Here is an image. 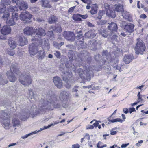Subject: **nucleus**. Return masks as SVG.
<instances>
[{
  "label": "nucleus",
  "mask_w": 148,
  "mask_h": 148,
  "mask_svg": "<svg viewBox=\"0 0 148 148\" xmlns=\"http://www.w3.org/2000/svg\"><path fill=\"white\" fill-rule=\"evenodd\" d=\"M59 102L58 97L52 90H50L46 94L43 95L39 102V109L33 110L32 107L30 110L27 109L23 110L17 116L16 114V117L25 121L30 116L33 118L38 114L40 113L39 110L42 112L45 109L52 110L54 108H60L61 106Z\"/></svg>",
  "instance_id": "f257e3e1"
},
{
  "label": "nucleus",
  "mask_w": 148,
  "mask_h": 148,
  "mask_svg": "<svg viewBox=\"0 0 148 148\" xmlns=\"http://www.w3.org/2000/svg\"><path fill=\"white\" fill-rule=\"evenodd\" d=\"M79 58L80 61L79 64L77 65H74V63L75 61L74 60H69L67 61L65 64L66 67L64 68L62 70L60 69L62 73L63 71L65 72L71 71L75 72L76 69V66H82L84 69V71L81 68L77 70V72L78 73L80 78L82 79L86 80L89 81L91 78L93 76V72L95 71H98V68L97 66H93V67L89 66L88 64H90V61L92 59L91 57H90L89 54L87 51H83L82 52Z\"/></svg>",
  "instance_id": "f03ea898"
},
{
  "label": "nucleus",
  "mask_w": 148,
  "mask_h": 148,
  "mask_svg": "<svg viewBox=\"0 0 148 148\" xmlns=\"http://www.w3.org/2000/svg\"><path fill=\"white\" fill-rule=\"evenodd\" d=\"M50 47L48 40L43 38L41 41V45L35 42L32 43L29 46V53L30 56L37 54V58L39 60H42L45 56V51H48Z\"/></svg>",
  "instance_id": "7ed1b4c3"
},
{
  "label": "nucleus",
  "mask_w": 148,
  "mask_h": 148,
  "mask_svg": "<svg viewBox=\"0 0 148 148\" xmlns=\"http://www.w3.org/2000/svg\"><path fill=\"white\" fill-rule=\"evenodd\" d=\"M10 71H8L7 73V76L10 81L12 82H14L16 78L13 73H15L17 75L19 73L18 64L16 63L12 64L10 67Z\"/></svg>",
  "instance_id": "20e7f679"
},
{
  "label": "nucleus",
  "mask_w": 148,
  "mask_h": 148,
  "mask_svg": "<svg viewBox=\"0 0 148 148\" xmlns=\"http://www.w3.org/2000/svg\"><path fill=\"white\" fill-rule=\"evenodd\" d=\"M19 82L23 85L25 86H28L32 83L31 79L29 73L24 71L19 76Z\"/></svg>",
  "instance_id": "39448f33"
},
{
  "label": "nucleus",
  "mask_w": 148,
  "mask_h": 148,
  "mask_svg": "<svg viewBox=\"0 0 148 148\" xmlns=\"http://www.w3.org/2000/svg\"><path fill=\"white\" fill-rule=\"evenodd\" d=\"M0 118L3 120L2 122L3 126L6 129H8L10 125V119L6 110H2L0 112Z\"/></svg>",
  "instance_id": "423d86ee"
},
{
  "label": "nucleus",
  "mask_w": 148,
  "mask_h": 148,
  "mask_svg": "<svg viewBox=\"0 0 148 148\" xmlns=\"http://www.w3.org/2000/svg\"><path fill=\"white\" fill-rule=\"evenodd\" d=\"M69 95L68 91L63 90L60 92L59 98L62 101L63 107L64 108H67L68 106V101Z\"/></svg>",
  "instance_id": "0eeeda50"
},
{
  "label": "nucleus",
  "mask_w": 148,
  "mask_h": 148,
  "mask_svg": "<svg viewBox=\"0 0 148 148\" xmlns=\"http://www.w3.org/2000/svg\"><path fill=\"white\" fill-rule=\"evenodd\" d=\"M137 42L134 48L136 53L137 54H143L146 48L145 45L143 41L140 38L137 39Z\"/></svg>",
  "instance_id": "6e6552de"
},
{
  "label": "nucleus",
  "mask_w": 148,
  "mask_h": 148,
  "mask_svg": "<svg viewBox=\"0 0 148 148\" xmlns=\"http://www.w3.org/2000/svg\"><path fill=\"white\" fill-rule=\"evenodd\" d=\"M62 77L64 81L66 82V87L68 88L69 89L71 86V83L69 82L70 78L72 76V74L71 71H68L66 72L63 71L62 73Z\"/></svg>",
  "instance_id": "1a4fd4ad"
},
{
  "label": "nucleus",
  "mask_w": 148,
  "mask_h": 148,
  "mask_svg": "<svg viewBox=\"0 0 148 148\" xmlns=\"http://www.w3.org/2000/svg\"><path fill=\"white\" fill-rule=\"evenodd\" d=\"M36 34L32 40H34L38 41L41 39V37L44 36L46 33L45 31L42 28L37 29L35 31Z\"/></svg>",
  "instance_id": "9d476101"
},
{
  "label": "nucleus",
  "mask_w": 148,
  "mask_h": 148,
  "mask_svg": "<svg viewBox=\"0 0 148 148\" xmlns=\"http://www.w3.org/2000/svg\"><path fill=\"white\" fill-rule=\"evenodd\" d=\"M32 15L28 11L22 12L19 15L20 19L24 23H26L32 18Z\"/></svg>",
  "instance_id": "9b49d317"
},
{
  "label": "nucleus",
  "mask_w": 148,
  "mask_h": 148,
  "mask_svg": "<svg viewBox=\"0 0 148 148\" xmlns=\"http://www.w3.org/2000/svg\"><path fill=\"white\" fill-rule=\"evenodd\" d=\"M63 35L64 38L68 41H73L75 39L74 34L72 32L65 31Z\"/></svg>",
  "instance_id": "f8f14e48"
},
{
  "label": "nucleus",
  "mask_w": 148,
  "mask_h": 148,
  "mask_svg": "<svg viewBox=\"0 0 148 148\" xmlns=\"http://www.w3.org/2000/svg\"><path fill=\"white\" fill-rule=\"evenodd\" d=\"M109 25L108 26L107 28L109 30L112 35L114 33V32H116L118 29L117 24L115 23L112 22L108 24Z\"/></svg>",
  "instance_id": "ddd939ff"
},
{
  "label": "nucleus",
  "mask_w": 148,
  "mask_h": 148,
  "mask_svg": "<svg viewBox=\"0 0 148 148\" xmlns=\"http://www.w3.org/2000/svg\"><path fill=\"white\" fill-rule=\"evenodd\" d=\"M53 82L55 85L59 89L62 88L63 83L61 79L59 77L56 76L54 77L53 79Z\"/></svg>",
  "instance_id": "4468645a"
},
{
  "label": "nucleus",
  "mask_w": 148,
  "mask_h": 148,
  "mask_svg": "<svg viewBox=\"0 0 148 148\" xmlns=\"http://www.w3.org/2000/svg\"><path fill=\"white\" fill-rule=\"evenodd\" d=\"M77 33L78 34L77 36L76 37L77 40L76 42L77 43V44L82 45L84 40V37L82 34V31L81 30H80L77 32Z\"/></svg>",
  "instance_id": "2eb2a0df"
},
{
  "label": "nucleus",
  "mask_w": 148,
  "mask_h": 148,
  "mask_svg": "<svg viewBox=\"0 0 148 148\" xmlns=\"http://www.w3.org/2000/svg\"><path fill=\"white\" fill-rule=\"evenodd\" d=\"M97 43L96 41L94 40L89 42L87 44L89 49L94 51L97 49Z\"/></svg>",
  "instance_id": "dca6fc26"
},
{
  "label": "nucleus",
  "mask_w": 148,
  "mask_h": 148,
  "mask_svg": "<svg viewBox=\"0 0 148 148\" xmlns=\"http://www.w3.org/2000/svg\"><path fill=\"white\" fill-rule=\"evenodd\" d=\"M134 25L131 23H127L125 27L123 30L124 31H127L129 34H130L134 31Z\"/></svg>",
  "instance_id": "f3484780"
},
{
  "label": "nucleus",
  "mask_w": 148,
  "mask_h": 148,
  "mask_svg": "<svg viewBox=\"0 0 148 148\" xmlns=\"http://www.w3.org/2000/svg\"><path fill=\"white\" fill-rule=\"evenodd\" d=\"M98 32L104 38H107L108 36H110L112 35L109 31L104 29H99L98 30Z\"/></svg>",
  "instance_id": "a211bd4d"
},
{
  "label": "nucleus",
  "mask_w": 148,
  "mask_h": 148,
  "mask_svg": "<svg viewBox=\"0 0 148 148\" xmlns=\"http://www.w3.org/2000/svg\"><path fill=\"white\" fill-rule=\"evenodd\" d=\"M17 6H18L20 10H24L28 8L27 4L26 2L23 1H19V3Z\"/></svg>",
  "instance_id": "6ab92c4d"
},
{
  "label": "nucleus",
  "mask_w": 148,
  "mask_h": 148,
  "mask_svg": "<svg viewBox=\"0 0 148 148\" xmlns=\"http://www.w3.org/2000/svg\"><path fill=\"white\" fill-rule=\"evenodd\" d=\"M11 32V28L9 26H4L1 29V34L4 35L10 34Z\"/></svg>",
  "instance_id": "aec40b11"
},
{
  "label": "nucleus",
  "mask_w": 148,
  "mask_h": 148,
  "mask_svg": "<svg viewBox=\"0 0 148 148\" xmlns=\"http://www.w3.org/2000/svg\"><path fill=\"white\" fill-rule=\"evenodd\" d=\"M25 34L28 35H32L34 31V29L32 27H27L23 30Z\"/></svg>",
  "instance_id": "412c9836"
},
{
  "label": "nucleus",
  "mask_w": 148,
  "mask_h": 148,
  "mask_svg": "<svg viewBox=\"0 0 148 148\" xmlns=\"http://www.w3.org/2000/svg\"><path fill=\"white\" fill-rule=\"evenodd\" d=\"M133 58L134 57L132 55H125L123 60L125 64H129L132 61Z\"/></svg>",
  "instance_id": "4be33fe9"
},
{
  "label": "nucleus",
  "mask_w": 148,
  "mask_h": 148,
  "mask_svg": "<svg viewBox=\"0 0 148 148\" xmlns=\"http://www.w3.org/2000/svg\"><path fill=\"white\" fill-rule=\"evenodd\" d=\"M29 98L31 99L33 98L36 100H37L38 99V96L37 95L36 93L35 92H33L32 91V89H30L29 90Z\"/></svg>",
  "instance_id": "5701e85b"
},
{
  "label": "nucleus",
  "mask_w": 148,
  "mask_h": 148,
  "mask_svg": "<svg viewBox=\"0 0 148 148\" xmlns=\"http://www.w3.org/2000/svg\"><path fill=\"white\" fill-rule=\"evenodd\" d=\"M97 33L93 32L92 30H89L85 33V37L86 38H93L96 35Z\"/></svg>",
  "instance_id": "b1692460"
},
{
  "label": "nucleus",
  "mask_w": 148,
  "mask_h": 148,
  "mask_svg": "<svg viewBox=\"0 0 148 148\" xmlns=\"http://www.w3.org/2000/svg\"><path fill=\"white\" fill-rule=\"evenodd\" d=\"M27 40L25 37H20L18 40V44L19 45L23 46L27 44Z\"/></svg>",
  "instance_id": "393cba45"
},
{
  "label": "nucleus",
  "mask_w": 148,
  "mask_h": 148,
  "mask_svg": "<svg viewBox=\"0 0 148 148\" xmlns=\"http://www.w3.org/2000/svg\"><path fill=\"white\" fill-rule=\"evenodd\" d=\"M40 4L42 7L50 8L51 5L49 4V1L47 0H42L40 1Z\"/></svg>",
  "instance_id": "a878e982"
},
{
  "label": "nucleus",
  "mask_w": 148,
  "mask_h": 148,
  "mask_svg": "<svg viewBox=\"0 0 148 148\" xmlns=\"http://www.w3.org/2000/svg\"><path fill=\"white\" fill-rule=\"evenodd\" d=\"M8 42L9 45L11 49H14L16 47V42L12 38H10L8 40Z\"/></svg>",
  "instance_id": "bb28decb"
},
{
  "label": "nucleus",
  "mask_w": 148,
  "mask_h": 148,
  "mask_svg": "<svg viewBox=\"0 0 148 148\" xmlns=\"http://www.w3.org/2000/svg\"><path fill=\"white\" fill-rule=\"evenodd\" d=\"M110 5L108 4H106L105 5V8L107 10L106 14H108L110 16L113 15V16L115 17L116 16L115 14H114L112 11L110 10Z\"/></svg>",
  "instance_id": "cd10ccee"
},
{
  "label": "nucleus",
  "mask_w": 148,
  "mask_h": 148,
  "mask_svg": "<svg viewBox=\"0 0 148 148\" xmlns=\"http://www.w3.org/2000/svg\"><path fill=\"white\" fill-rule=\"evenodd\" d=\"M102 55L103 58H105L107 60L110 58V55L106 50H103L102 52Z\"/></svg>",
  "instance_id": "c85d7f7f"
},
{
  "label": "nucleus",
  "mask_w": 148,
  "mask_h": 148,
  "mask_svg": "<svg viewBox=\"0 0 148 148\" xmlns=\"http://www.w3.org/2000/svg\"><path fill=\"white\" fill-rule=\"evenodd\" d=\"M122 15L123 17L125 19H127L128 21H131V15L129 12L124 11L122 14Z\"/></svg>",
  "instance_id": "c756f323"
},
{
  "label": "nucleus",
  "mask_w": 148,
  "mask_h": 148,
  "mask_svg": "<svg viewBox=\"0 0 148 148\" xmlns=\"http://www.w3.org/2000/svg\"><path fill=\"white\" fill-rule=\"evenodd\" d=\"M115 6V11L117 12H123L124 11L123 7L122 5L119 4L117 5H116Z\"/></svg>",
  "instance_id": "7c9ffc66"
},
{
  "label": "nucleus",
  "mask_w": 148,
  "mask_h": 148,
  "mask_svg": "<svg viewBox=\"0 0 148 148\" xmlns=\"http://www.w3.org/2000/svg\"><path fill=\"white\" fill-rule=\"evenodd\" d=\"M104 14L105 12L103 10H100L98 14L95 16V19L96 20L97 19H101Z\"/></svg>",
  "instance_id": "2f4dec72"
},
{
  "label": "nucleus",
  "mask_w": 148,
  "mask_h": 148,
  "mask_svg": "<svg viewBox=\"0 0 148 148\" xmlns=\"http://www.w3.org/2000/svg\"><path fill=\"white\" fill-rule=\"evenodd\" d=\"M11 3V1L10 0H1V5L4 7L10 5Z\"/></svg>",
  "instance_id": "473e14b6"
},
{
  "label": "nucleus",
  "mask_w": 148,
  "mask_h": 148,
  "mask_svg": "<svg viewBox=\"0 0 148 148\" xmlns=\"http://www.w3.org/2000/svg\"><path fill=\"white\" fill-rule=\"evenodd\" d=\"M56 17L54 15H52L49 18L48 22L50 24L54 23L57 21Z\"/></svg>",
  "instance_id": "72a5a7b5"
},
{
  "label": "nucleus",
  "mask_w": 148,
  "mask_h": 148,
  "mask_svg": "<svg viewBox=\"0 0 148 148\" xmlns=\"http://www.w3.org/2000/svg\"><path fill=\"white\" fill-rule=\"evenodd\" d=\"M8 82V81L5 79H4L3 76L0 75V84L3 85L7 84Z\"/></svg>",
  "instance_id": "f704fd0d"
},
{
  "label": "nucleus",
  "mask_w": 148,
  "mask_h": 148,
  "mask_svg": "<svg viewBox=\"0 0 148 148\" xmlns=\"http://www.w3.org/2000/svg\"><path fill=\"white\" fill-rule=\"evenodd\" d=\"M17 7L15 6H12V5L9 6L8 8V10L9 12H15L17 10Z\"/></svg>",
  "instance_id": "c9c22d12"
},
{
  "label": "nucleus",
  "mask_w": 148,
  "mask_h": 148,
  "mask_svg": "<svg viewBox=\"0 0 148 148\" xmlns=\"http://www.w3.org/2000/svg\"><path fill=\"white\" fill-rule=\"evenodd\" d=\"M12 123L14 126H17L19 124V120L18 118H14L12 120Z\"/></svg>",
  "instance_id": "e433bc0d"
},
{
  "label": "nucleus",
  "mask_w": 148,
  "mask_h": 148,
  "mask_svg": "<svg viewBox=\"0 0 148 148\" xmlns=\"http://www.w3.org/2000/svg\"><path fill=\"white\" fill-rule=\"evenodd\" d=\"M6 23L9 26H13L15 24L14 20L12 18L6 21Z\"/></svg>",
  "instance_id": "4c0bfd02"
},
{
  "label": "nucleus",
  "mask_w": 148,
  "mask_h": 148,
  "mask_svg": "<svg viewBox=\"0 0 148 148\" xmlns=\"http://www.w3.org/2000/svg\"><path fill=\"white\" fill-rule=\"evenodd\" d=\"M108 121L109 122H110L112 123H114L117 122H120L121 123L123 121V120L119 118H117L111 120L109 119V118H108Z\"/></svg>",
  "instance_id": "58836bf2"
},
{
  "label": "nucleus",
  "mask_w": 148,
  "mask_h": 148,
  "mask_svg": "<svg viewBox=\"0 0 148 148\" xmlns=\"http://www.w3.org/2000/svg\"><path fill=\"white\" fill-rule=\"evenodd\" d=\"M12 18L14 20H17L19 18L18 14L16 12L12 13Z\"/></svg>",
  "instance_id": "ea45409f"
},
{
  "label": "nucleus",
  "mask_w": 148,
  "mask_h": 148,
  "mask_svg": "<svg viewBox=\"0 0 148 148\" xmlns=\"http://www.w3.org/2000/svg\"><path fill=\"white\" fill-rule=\"evenodd\" d=\"M79 17V14H77L73 15L72 16V18L74 20L79 21L81 20V19Z\"/></svg>",
  "instance_id": "a19ab883"
},
{
  "label": "nucleus",
  "mask_w": 148,
  "mask_h": 148,
  "mask_svg": "<svg viewBox=\"0 0 148 148\" xmlns=\"http://www.w3.org/2000/svg\"><path fill=\"white\" fill-rule=\"evenodd\" d=\"M47 35L49 37L50 40H52L53 38V32L51 31H48L47 32Z\"/></svg>",
  "instance_id": "79ce46f5"
},
{
  "label": "nucleus",
  "mask_w": 148,
  "mask_h": 148,
  "mask_svg": "<svg viewBox=\"0 0 148 148\" xmlns=\"http://www.w3.org/2000/svg\"><path fill=\"white\" fill-rule=\"evenodd\" d=\"M73 54H74L73 52L71 50L70 51L68 52V56L70 59L69 60H73Z\"/></svg>",
  "instance_id": "37998d69"
},
{
  "label": "nucleus",
  "mask_w": 148,
  "mask_h": 148,
  "mask_svg": "<svg viewBox=\"0 0 148 148\" xmlns=\"http://www.w3.org/2000/svg\"><path fill=\"white\" fill-rule=\"evenodd\" d=\"M31 11L34 14H36L39 12V8L37 7L31 8Z\"/></svg>",
  "instance_id": "c03bdc74"
},
{
  "label": "nucleus",
  "mask_w": 148,
  "mask_h": 148,
  "mask_svg": "<svg viewBox=\"0 0 148 148\" xmlns=\"http://www.w3.org/2000/svg\"><path fill=\"white\" fill-rule=\"evenodd\" d=\"M120 27L123 28V30L124 29V28L125 27V26L127 25V23L125 21H121L119 22Z\"/></svg>",
  "instance_id": "a18cd8bd"
},
{
  "label": "nucleus",
  "mask_w": 148,
  "mask_h": 148,
  "mask_svg": "<svg viewBox=\"0 0 148 148\" xmlns=\"http://www.w3.org/2000/svg\"><path fill=\"white\" fill-rule=\"evenodd\" d=\"M53 30L56 32L58 33H60L62 30L61 27L60 26H59L57 27H53Z\"/></svg>",
  "instance_id": "49530a36"
},
{
  "label": "nucleus",
  "mask_w": 148,
  "mask_h": 148,
  "mask_svg": "<svg viewBox=\"0 0 148 148\" xmlns=\"http://www.w3.org/2000/svg\"><path fill=\"white\" fill-rule=\"evenodd\" d=\"M36 133V131L32 132L30 133L29 134H27L25 135L24 136L22 137V138L23 139H25L27 138L28 136L30 135L34 134H35Z\"/></svg>",
  "instance_id": "de8ad7c7"
},
{
  "label": "nucleus",
  "mask_w": 148,
  "mask_h": 148,
  "mask_svg": "<svg viewBox=\"0 0 148 148\" xmlns=\"http://www.w3.org/2000/svg\"><path fill=\"white\" fill-rule=\"evenodd\" d=\"M97 12V9L96 8L92 7L90 11V12L92 14H96Z\"/></svg>",
  "instance_id": "09e8293b"
},
{
  "label": "nucleus",
  "mask_w": 148,
  "mask_h": 148,
  "mask_svg": "<svg viewBox=\"0 0 148 148\" xmlns=\"http://www.w3.org/2000/svg\"><path fill=\"white\" fill-rule=\"evenodd\" d=\"M137 97H138V103L142 101H143V99L142 98L141 95H140V92H139L137 94Z\"/></svg>",
  "instance_id": "8fccbe9b"
},
{
  "label": "nucleus",
  "mask_w": 148,
  "mask_h": 148,
  "mask_svg": "<svg viewBox=\"0 0 148 148\" xmlns=\"http://www.w3.org/2000/svg\"><path fill=\"white\" fill-rule=\"evenodd\" d=\"M107 21L106 20H99L97 22L98 25H103L106 23Z\"/></svg>",
  "instance_id": "3c124183"
},
{
  "label": "nucleus",
  "mask_w": 148,
  "mask_h": 148,
  "mask_svg": "<svg viewBox=\"0 0 148 148\" xmlns=\"http://www.w3.org/2000/svg\"><path fill=\"white\" fill-rule=\"evenodd\" d=\"M124 31H123V32ZM129 33L128 32H127V31H125L124 32H122L121 34L120 35L123 37H126L129 35Z\"/></svg>",
  "instance_id": "603ef678"
},
{
  "label": "nucleus",
  "mask_w": 148,
  "mask_h": 148,
  "mask_svg": "<svg viewBox=\"0 0 148 148\" xmlns=\"http://www.w3.org/2000/svg\"><path fill=\"white\" fill-rule=\"evenodd\" d=\"M101 56L100 54H96L94 56V58L97 61H98L100 60Z\"/></svg>",
  "instance_id": "864d4df0"
},
{
  "label": "nucleus",
  "mask_w": 148,
  "mask_h": 148,
  "mask_svg": "<svg viewBox=\"0 0 148 148\" xmlns=\"http://www.w3.org/2000/svg\"><path fill=\"white\" fill-rule=\"evenodd\" d=\"M3 106L6 107L7 106H10V102L8 101H4L3 103Z\"/></svg>",
  "instance_id": "5fc2aeb1"
},
{
  "label": "nucleus",
  "mask_w": 148,
  "mask_h": 148,
  "mask_svg": "<svg viewBox=\"0 0 148 148\" xmlns=\"http://www.w3.org/2000/svg\"><path fill=\"white\" fill-rule=\"evenodd\" d=\"M11 49L10 50H8V54L10 55V56H13L15 54V52L13 50H12L13 49Z\"/></svg>",
  "instance_id": "6e6d98bb"
},
{
  "label": "nucleus",
  "mask_w": 148,
  "mask_h": 148,
  "mask_svg": "<svg viewBox=\"0 0 148 148\" xmlns=\"http://www.w3.org/2000/svg\"><path fill=\"white\" fill-rule=\"evenodd\" d=\"M54 55L57 58H59L60 56V53L58 51H56L54 53Z\"/></svg>",
  "instance_id": "4d7b16f0"
},
{
  "label": "nucleus",
  "mask_w": 148,
  "mask_h": 148,
  "mask_svg": "<svg viewBox=\"0 0 148 148\" xmlns=\"http://www.w3.org/2000/svg\"><path fill=\"white\" fill-rule=\"evenodd\" d=\"M1 5H0V13H4L5 11L6 7L1 8Z\"/></svg>",
  "instance_id": "13d9d810"
},
{
  "label": "nucleus",
  "mask_w": 148,
  "mask_h": 148,
  "mask_svg": "<svg viewBox=\"0 0 148 148\" xmlns=\"http://www.w3.org/2000/svg\"><path fill=\"white\" fill-rule=\"evenodd\" d=\"M10 16L9 13L8 12L4 13L3 15L2 16V18H6Z\"/></svg>",
  "instance_id": "bf43d9fd"
},
{
  "label": "nucleus",
  "mask_w": 148,
  "mask_h": 148,
  "mask_svg": "<svg viewBox=\"0 0 148 148\" xmlns=\"http://www.w3.org/2000/svg\"><path fill=\"white\" fill-rule=\"evenodd\" d=\"M53 45L54 46L58 49H59L60 47L59 44L56 42H53Z\"/></svg>",
  "instance_id": "052dcab7"
},
{
  "label": "nucleus",
  "mask_w": 148,
  "mask_h": 148,
  "mask_svg": "<svg viewBox=\"0 0 148 148\" xmlns=\"http://www.w3.org/2000/svg\"><path fill=\"white\" fill-rule=\"evenodd\" d=\"M49 127H48V126H44L43 128H41L40 130L38 131H36V133L38 132H39L40 131H42V130H45V129H46L47 128H49Z\"/></svg>",
  "instance_id": "680f3d73"
},
{
  "label": "nucleus",
  "mask_w": 148,
  "mask_h": 148,
  "mask_svg": "<svg viewBox=\"0 0 148 148\" xmlns=\"http://www.w3.org/2000/svg\"><path fill=\"white\" fill-rule=\"evenodd\" d=\"M3 64V61L2 56H0V67L2 66Z\"/></svg>",
  "instance_id": "e2e57ef3"
},
{
  "label": "nucleus",
  "mask_w": 148,
  "mask_h": 148,
  "mask_svg": "<svg viewBox=\"0 0 148 148\" xmlns=\"http://www.w3.org/2000/svg\"><path fill=\"white\" fill-rule=\"evenodd\" d=\"M79 16L83 19H85L88 17V16L87 14L83 15L79 14Z\"/></svg>",
  "instance_id": "0e129e2a"
},
{
  "label": "nucleus",
  "mask_w": 148,
  "mask_h": 148,
  "mask_svg": "<svg viewBox=\"0 0 148 148\" xmlns=\"http://www.w3.org/2000/svg\"><path fill=\"white\" fill-rule=\"evenodd\" d=\"M75 6H74L71 7L68 10V12H69L72 13L73 11Z\"/></svg>",
  "instance_id": "69168bd1"
},
{
  "label": "nucleus",
  "mask_w": 148,
  "mask_h": 148,
  "mask_svg": "<svg viewBox=\"0 0 148 148\" xmlns=\"http://www.w3.org/2000/svg\"><path fill=\"white\" fill-rule=\"evenodd\" d=\"M94 128V126L93 125H88L86 127V130L92 129Z\"/></svg>",
  "instance_id": "338daca9"
},
{
  "label": "nucleus",
  "mask_w": 148,
  "mask_h": 148,
  "mask_svg": "<svg viewBox=\"0 0 148 148\" xmlns=\"http://www.w3.org/2000/svg\"><path fill=\"white\" fill-rule=\"evenodd\" d=\"M80 146L78 144H74L72 145L73 148H79Z\"/></svg>",
  "instance_id": "774afa93"
}]
</instances>
